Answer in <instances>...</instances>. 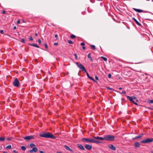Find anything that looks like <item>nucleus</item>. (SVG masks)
<instances>
[{"label":"nucleus","instance_id":"nucleus-1","mask_svg":"<svg viewBox=\"0 0 153 153\" xmlns=\"http://www.w3.org/2000/svg\"><path fill=\"white\" fill-rule=\"evenodd\" d=\"M93 137L94 139H95L97 140H105L107 141H114L115 138V137L114 136L111 135H104L103 137L99 136Z\"/></svg>","mask_w":153,"mask_h":153},{"label":"nucleus","instance_id":"nucleus-2","mask_svg":"<svg viewBox=\"0 0 153 153\" xmlns=\"http://www.w3.org/2000/svg\"><path fill=\"white\" fill-rule=\"evenodd\" d=\"M40 136L41 137H44L47 138H50L53 139L56 138V137L54 136L52 134L49 132H43L40 134Z\"/></svg>","mask_w":153,"mask_h":153},{"label":"nucleus","instance_id":"nucleus-3","mask_svg":"<svg viewBox=\"0 0 153 153\" xmlns=\"http://www.w3.org/2000/svg\"><path fill=\"white\" fill-rule=\"evenodd\" d=\"M95 139H94L93 138L90 139L84 138L82 139V140L84 142H90L97 144H100L101 143V142L100 141L95 140Z\"/></svg>","mask_w":153,"mask_h":153},{"label":"nucleus","instance_id":"nucleus-4","mask_svg":"<svg viewBox=\"0 0 153 153\" xmlns=\"http://www.w3.org/2000/svg\"><path fill=\"white\" fill-rule=\"evenodd\" d=\"M153 141V138L149 139L146 138V139L141 141V142L142 143H151Z\"/></svg>","mask_w":153,"mask_h":153},{"label":"nucleus","instance_id":"nucleus-5","mask_svg":"<svg viewBox=\"0 0 153 153\" xmlns=\"http://www.w3.org/2000/svg\"><path fill=\"white\" fill-rule=\"evenodd\" d=\"M19 82L18 80L16 78L15 79L13 83V85L15 86L18 87L19 86Z\"/></svg>","mask_w":153,"mask_h":153},{"label":"nucleus","instance_id":"nucleus-6","mask_svg":"<svg viewBox=\"0 0 153 153\" xmlns=\"http://www.w3.org/2000/svg\"><path fill=\"white\" fill-rule=\"evenodd\" d=\"M24 139L27 141H28L29 140L34 138V137L33 136H28L25 137H24Z\"/></svg>","mask_w":153,"mask_h":153},{"label":"nucleus","instance_id":"nucleus-7","mask_svg":"<svg viewBox=\"0 0 153 153\" xmlns=\"http://www.w3.org/2000/svg\"><path fill=\"white\" fill-rule=\"evenodd\" d=\"M38 151V149L36 147H33V148L32 149L30 150L29 151V152L30 153H32L33 152H37Z\"/></svg>","mask_w":153,"mask_h":153},{"label":"nucleus","instance_id":"nucleus-8","mask_svg":"<svg viewBox=\"0 0 153 153\" xmlns=\"http://www.w3.org/2000/svg\"><path fill=\"white\" fill-rule=\"evenodd\" d=\"M108 146L110 149L113 150L114 151L116 149V147L112 144H109Z\"/></svg>","mask_w":153,"mask_h":153},{"label":"nucleus","instance_id":"nucleus-9","mask_svg":"<svg viewBox=\"0 0 153 153\" xmlns=\"http://www.w3.org/2000/svg\"><path fill=\"white\" fill-rule=\"evenodd\" d=\"M128 99L130 101L133 102L134 104H135L136 105H137V103L135 102L133 100L132 97L127 96V97Z\"/></svg>","mask_w":153,"mask_h":153},{"label":"nucleus","instance_id":"nucleus-10","mask_svg":"<svg viewBox=\"0 0 153 153\" xmlns=\"http://www.w3.org/2000/svg\"><path fill=\"white\" fill-rule=\"evenodd\" d=\"M85 149L88 150H90L92 149V146L89 144H85Z\"/></svg>","mask_w":153,"mask_h":153},{"label":"nucleus","instance_id":"nucleus-11","mask_svg":"<svg viewBox=\"0 0 153 153\" xmlns=\"http://www.w3.org/2000/svg\"><path fill=\"white\" fill-rule=\"evenodd\" d=\"M134 146L135 148H139L140 146V144L139 142H136L134 143Z\"/></svg>","mask_w":153,"mask_h":153},{"label":"nucleus","instance_id":"nucleus-12","mask_svg":"<svg viewBox=\"0 0 153 153\" xmlns=\"http://www.w3.org/2000/svg\"><path fill=\"white\" fill-rule=\"evenodd\" d=\"M78 147L80 149H82V150H85V148L83 147V146H82V145L81 144H79L78 145Z\"/></svg>","mask_w":153,"mask_h":153},{"label":"nucleus","instance_id":"nucleus-13","mask_svg":"<svg viewBox=\"0 0 153 153\" xmlns=\"http://www.w3.org/2000/svg\"><path fill=\"white\" fill-rule=\"evenodd\" d=\"M133 9L135 10V11H136L137 12H139V13H140V12H143V10H140V9H137L136 8H133Z\"/></svg>","mask_w":153,"mask_h":153},{"label":"nucleus","instance_id":"nucleus-14","mask_svg":"<svg viewBox=\"0 0 153 153\" xmlns=\"http://www.w3.org/2000/svg\"><path fill=\"white\" fill-rule=\"evenodd\" d=\"M76 64L77 66L78 67H84V66L79 63L76 62Z\"/></svg>","mask_w":153,"mask_h":153},{"label":"nucleus","instance_id":"nucleus-15","mask_svg":"<svg viewBox=\"0 0 153 153\" xmlns=\"http://www.w3.org/2000/svg\"><path fill=\"white\" fill-rule=\"evenodd\" d=\"M30 45L31 46H33L34 47H36V48H39V46L36 44L33 43V44H30Z\"/></svg>","mask_w":153,"mask_h":153},{"label":"nucleus","instance_id":"nucleus-16","mask_svg":"<svg viewBox=\"0 0 153 153\" xmlns=\"http://www.w3.org/2000/svg\"><path fill=\"white\" fill-rule=\"evenodd\" d=\"M143 135V134H142L141 135H139V136H137L136 137H135L134 139H133V140L137 139L140 138Z\"/></svg>","mask_w":153,"mask_h":153},{"label":"nucleus","instance_id":"nucleus-17","mask_svg":"<svg viewBox=\"0 0 153 153\" xmlns=\"http://www.w3.org/2000/svg\"><path fill=\"white\" fill-rule=\"evenodd\" d=\"M64 147L67 150H68L70 151H72V149H70L68 146L66 145H65Z\"/></svg>","mask_w":153,"mask_h":153},{"label":"nucleus","instance_id":"nucleus-18","mask_svg":"<svg viewBox=\"0 0 153 153\" xmlns=\"http://www.w3.org/2000/svg\"><path fill=\"white\" fill-rule=\"evenodd\" d=\"M134 20L136 23L138 25L140 26L141 24H140L135 18H134Z\"/></svg>","mask_w":153,"mask_h":153},{"label":"nucleus","instance_id":"nucleus-19","mask_svg":"<svg viewBox=\"0 0 153 153\" xmlns=\"http://www.w3.org/2000/svg\"><path fill=\"white\" fill-rule=\"evenodd\" d=\"M30 148H33V147H36L34 143H30Z\"/></svg>","mask_w":153,"mask_h":153},{"label":"nucleus","instance_id":"nucleus-20","mask_svg":"<svg viewBox=\"0 0 153 153\" xmlns=\"http://www.w3.org/2000/svg\"><path fill=\"white\" fill-rule=\"evenodd\" d=\"M80 68L84 72H85L86 73V72H87V71H86V69H85V68Z\"/></svg>","mask_w":153,"mask_h":153},{"label":"nucleus","instance_id":"nucleus-21","mask_svg":"<svg viewBox=\"0 0 153 153\" xmlns=\"http://www.w3.org/2000/svg\"><path fill=\"white\" fill-rule=\"evenodd\" d=\"M21 148L23 150H25L26 149V147L24 146H22L21 147Z\"/></svg>","mask_w":153,"mask_h":153},{"label":"nucleus","instance_id":"nucleus-22","mask_svg":"<svg viewBox=\"0 0 153 153\" xmlns=\"http://www.w3.org/2000/svg\"><path fill=\"white\" fill-rule=\"evenodd\" d=\"M4 140H5V138L4 137H0V141H4Z\"/></svg>","mask_w":153,"mask_h":153},{"label":"nucleus","instance_id":"nucleus-23","mask_svg":"<svg viewBox=\"0 0 153 153\" xmlns=\"http://www.w3.org/2000/svg\"><path fill=\"white\" fill-rule=\"evenodd\" d=\"M101 58H102L104 61H106L107 60V59L103 56H101Z\"/></svg>","mask_w":153,"mask_h":153},{"label":"nucleus","instance_id":"nucleus-24","mask_svg":"<svg viewBox=\"0 0 153 153\" xmlns=\"http://www.w3.org/2000/svg\"><path fill=\"white\" fill-rule=\"evenodd\" d=\"M6 148L7 149H10L11 148V146L10 145H8L6 147Z\"/></svg>","mask_w":153,"mask_h":153},{"label":"nucleus","instance_id":"nucleus-25","mask_svg":"<svg viewBox=\"0 0 153 153\" xmlns=\"http://www.w3.org/2000/svg\"><path fill=\"white\" fill-rule=\"evenodd\" d=\"M91 48L94 50H95V47L94 45H91Z\"/></svg>","mask_w":153,"mask_h":153},{"label":"nucleus","instance_id":"nucleus-26","mask_svg":"<svg viewBox=\"0 0 153 153\" xmlns=\"http://www.w3.org/2000/svg\"><path fill=\"white\" fill-rule=\"evenodd\" d=\"M71 38H72V39H74V38H75L76 37V36L75 35H73V34H72L71 35Z\"/></svg>","mask_w":153,"mask_h":153},{"label":"nucleus","instance_id":"nucleus-27","mask_svg":"<svg viewBox=\"0 0 153 153\" xmlns=\"http://www.w3.org/2000/svg\"><path fill=\"white\" fill-rule=\"evenodd\" d=\"M68 42L70 44H72L73 43V42L72 41L70 40H68Z\"/></svg>","mask_w":153,"mask_h":153},{"label":"nucleus","instance_id":"nucleus-28","mask_svg":"<svg viewBox=\"0 0 153 153\" xmlns=\"http://www.w3.org/2000/svg\"><path fill=\"white\" fill-rule=\"evenodd\" d=\"M148 102L149 103H153V100H150L148 101Z\"/></svg>","mask_w":153,"mask_h":153},{"label":"nucleus","instance_id":"nucleus-29","mask_svg":"<svg viewBox=\"0 0 153 153\" xmlns=\"http://www.w3.org/2000/svg\"><path fill=\"white\" fill-rule=\"evenodd\" d=\"M90 54L89 53L88 55V57L91 60H92V58H91V57L90 56Z\"/></svg>","mask_w":153,"mask_h":153},{"label":"nucleus","instance_id":"nucleus-30","mask_svg":"<svg viewBox=\"0 0 153 153\" xmlns=\"http://www.w3.org/2000/svg\"><path fill=\"white\" fill-rule=\"evenodd\" d=\"M89 78L91 79L94 81V82H96L94 79L92 77L90 76Z\"/></svg>","mask_w":153,"mask_h":153},{"label":"nucleus","instance_id":"nucleus-31","mask_svg":"<svg viewBox=\"0 0 153 153\" xmlns=\"http://www.w3.org/2000/svg\"><path fill=\"white\" fill-rule=\"evenodd\" d=\"M29 39L30 40L32 41L33 40V39L31 36H30L29 38Z\"/></svg>","mask_w":153,"mask_h":153},{"label":"nucleus","instance_id":"nucleus-32","mask_svg":"<svg viewBox=\"0 0 153 153\" xmlns=\"http://www.w3.org/2000/svg\"><path fill=\"white\" fill-rule=\"evenodd\" d=\"M111 74H108V77L109 78H111Z\"/></svg>","mask_w":153,"mask_h":153},{"label":"nucleus","instance_id":"nucleus-33","mask_svg":"<svg viewBox=\"0 0 153 153\" xmlns=\"http://www.w3.org/2000/svg\"><path fill=\"white\" fill-rule=\"evenodd\" d=\"M44 45H45V48H48V45H47V44H45Z\"/></svg>","mask_w":153,"mask_h":153},{"label":"nucleus","instance_id":"nucleus-34","mask_svg":"<svg viewBox=\"0 0 153 153\" xmlns=\"http://www.w3.org/2000/svg\"><path fill=\"white\" fill-rule=\"evenodd\" d=\"M38 42L39 44L41 43V40L40 39H39L38 40Z\"/></svg>","mask_w":153,"mask_h":153},{"label":"nucleus","instance_id":"nucleus-35","mask_svg":"<svg viewBox=\"0 0 153 153\" xmlns=\"http://www.w3.org/2000/svg\"><path fill=\"white\" fill-rule=\"evenodd\" d=\"M0 33L2 34H3L4 33V32H3V30H0Z\"/></svg>","mask_w":153,"mask_h":153},{"label":"nucleus","instance_id":"nucleus-36","mask_svg":"<svg viewBox=\"0 0 153 153\" xmlns=\"http://www.w3.org/2000/svg\"><path fill=\"white\" fill-rule=\"evenodd\" d=\"M20 23V21L19 20H18L17 22V24H18Z\"/></svg>","mask_w":153,"mask_h":153},{"label":"nucleus","instance_id":"nucleus-37","mask_svg":"<svg viewBox=\"0 0 153 153\" xmlns=\"http://www.w3.org/2000/svg\"><path fill=\"white\" fill-rule=\"evenodd\" d=\"M81 45H82V46H84L85 45V44L83 43V42H82L81 43Z\"/></svg>","mask_w":153,"mask_h":153},{"label":"nucleus","instance_id":"nucleus-38","mask_svg":"<svg viewBox=\"0 0 153 153\" xmlns=\"http://www.w3.org/2000/svg\"><path fill=\"white\" fill-rule=\"evenodd\" d=\"M21 41L22 42H25V39H21Z\"/></svg>","mask_w":153,"mask_h":153},{"label":"nucleus","instance_id":"nucleus-39","mask_svg":"<svg viewBox=\"0 0 153 153\" xmlns=\"http://www.w3.org/2000/svg\"><path fill=\"white\" fill-rule=\"evenodd\" d=\"M86 75H87V76H88V78H89V77H90V76H89V75L88 74V72H86Z\"/></svg>","mask_w":153,"mask_h":153},{"label":"nucleus","instance_id":"nucleus-40","mask_svg":"<svg viewBox=\"0 0 153 153\" xmlns=\"http://www.w3.org/2000/svg\"><path fill=\"white\" fill-rule=\"evenodd\" d=\"M95 78L96 80H98V78L97 76H95Z\"/></svg>","mask_w":153,"mask_h":153},{"label":"nucleus","instance_id":"nucleus-41","mask_svg":"<svg viewBox=\"0 0 153 153\" xmlns=\"http://www.w3.org/2000/svg\"><path fill=\"white\" fill-rule=\"evenodd\" d=\"M74 56H75V59H77V56L76 54L75 53L74 54Z\"/></svg>","mask_w":153,"mask_h":153},{"label":"nucleus","instance_id":"nucleus-42","mask_svg":"<svg viewBox=\"0 0 153 153\" xmlns=\"http://www.w3.org/2000/svg\"><path fill=\"white\" fill-rule=\"evenodd\" d=\"M2 13H3L4 14H5L6 13V11H4V10H3L2 11Z\"/></svg>","mask_w":153,"mask_h":153},{"label":"nucleus","instance_id":"nucleus-43","mask_svg":"<svg viewBox=\"0 0 153 153\" xmlns=\"http://www.w3.org/2000/svg\"><path fill=\"white\" fill-rule=\"evenodd\" d=\"M122 93L123 94H125L126 93V92L125 91H122Z\"/></svg>","mask_w":153,"mask_h":153},{"label":"nucleus","instance_id":"nucleus-44","mask_svg":"<svg viewBox=\"0 0 153 153\" xmlns=\"http://www.w3.org/2000/svg\"><path fill=\"white\" fill-rule=\"evenodd\" d=\"M55 37L56 38H57L58 37V35L57 34H55Z\"/></svg>","mask_w":153,"mask_h":153},{"label":"nucleus","instance_id":"nucleus-45","mask_svg":"<svg viewBox=\"0 0 153 153\" xmlns=\"http://www.w3.org/2000/svg\"><path fill=\"white\" fill-rule=\"evenodd\" d=\"M133 100V99H137L136 97H132Z\"/></svg>","mask_w":153,"mask_h":153},{"label":"nucleus","instance_id":"nucleus-46","mask_svg":"<svg viewBox=\"0 0 153 153\" xmlns=\"http://www.w3.org/2000/svg\"><path fill=\"white\" fill-rule=\"evenodd\" d=\"M13 152H14V153H17V152H16L15 150H14L13 151Z\"/></svg>","mask_w":153,"mask_h":153},{"label":"nucleus","instance_id":"nucleus-47","mask_svg":"<svg viewBox=\"0 0 153 153\" xmlns=\"http://www.w3.org/2000/svg\"><path fill=\"white\" fill-rule=\"evenodd\" d=\"M57 44H58L57 43H54V45H57Z\"/></svg>","mask_w":153,"mask_h":153},{"label":"nucleus","instance_id":"nucleus-48","mask_svg":"<svg viewBox=\"0 0 153 153\" xmlns=\"http://www.w3.org/2000/svg\"><path fill=\"white\" fill-rule=\"evenodd\" d=\"M40 153H44V152L43 151H40Z\"/></svg>","mask_w":153,"mask_h":153},{"label":"nucleus","instance_id":"nucleus-49","mask_svg":"<svg viewBox=\"0 0 153 153\" xmlns=\"http://www.w3.org/2000/svg\"><path fill=\"white\" fill-rule=\"evenodd\" d=\"M82 48L83 49L85 50V46H83Z\"/></svg>","mask_w":153,"mask_h":153},{"label":"nucleus","instance_id":"nucleus-50","mask_svg":"<svg viewBox=\"0 0 153 153\" xmlns=\"http://www.w3.org/2000/svg\"><path fill=\"white\" fill-rule=\"evenodd\" d=\"M35 36H38V34L36 33H35Z\"/></svg>","mask_w":153,"mask_h":153},{"label":"nucleus","instance_id":"nucleus-51","mask_svg":"<svg viewBox=\"0 0 153 153\" xmlns=\"http://www.w3.org/2000/svg\"><path fill=\"white\" fill-rule=\"evenodd\" d=\"M16 26H14L13 27V29H16Z\"/></svg>","mask_w":153,"mask_h":153},{"label":"nucleus","instance_id":"nucleus-52","mask_svg":"<svg viewBox=\"0 0 153 153\" xmlns=\"http://www.w3.org/2000/svg\"><path fill=\"white\" fill-rule=\"evenodd\" d=\"M7 140H11V138H7Z\"/></svg>","mask_w":153,"mask_h":153},{"label":"nucleus","instance_id":"nucleus-53","mask_svg":"<svg viewBox=\"0 0 153 153\" xmlns=\"http://www.w3.org/2000/svg\"><path fill=\"white\" fill-rule=\"evenodd\" d=\"M122 89V88L121 87H120L119 88V89H120V90H121Z\"/></svg>","mask_w":153,"mask_h":153},{"label":"nucleus","instance_id":"nucleus-54","mask_svg":"<svg viewBox=\"0 0 153 153\" xmlns=\"http://www.w3.org/2000/svg\"><path fill=\"white\" fill-rule=\"evenodd\" d=\"M3 153H7V152L4 151V152H3Z\"/></svg>","mask_w":153,"mask_h":153},{"label":"nucleus","instance_id":"nucleus-55","mask_svg":"<svg viewBox=\"0 0 153 153\" xmlns=\"http://www.w3.org/2000/svg\"><path fill=\"white\" fill-rule=\"evenodd\" d=\"M136 101L137 102H138V101L137 100H136Z\"/></svg>","mask_w":153,"mask_h":153},{"label":"nucleus","instance_id":"nucleus-56","mask_svg":"<svg viewBox=\"0 0 153 153\" xmlns=\"http://www.w3.org/2000/svg\"><path fill=\"white\" fill-rule=\"evenodd\" d=\"M57 153H62L59 152H57Z\"/></svg>","mask_w":153,"mask_h":153},{"label":"nucleus","instance_id":"nucleus-57","mask_svg":"<svg viewBox=\"0 0 153 153\" xmlns=\"http://www.w3.org/2000/svg\"><path fill=\"white\" fill-rule=\"evenodd\" d=\"M1 148H0V150H1Z\"/></svg>","mask_w":153,"mask_h":153},{"label":"nucleus","instance_id":"nucleus-58","mask_svg":"<svg viewBox=\"0 0 153 153\" xmlns=\"http://www.w3.org/2000/svg\"><path fill=\"white\" fill-rule=\"evenodd\" d=\"M131 153L130 152V153Z\"/></svg>","mask_w":153,"mask_h":153}]
</instances>
